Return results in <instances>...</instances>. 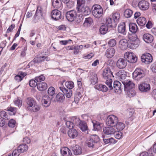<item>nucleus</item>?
Returning a JSON list of instances; mask_svg holds the SVG:
<instances>
[{
	"label": "nucleus",
	"mask_w": 156,
	"mask_h": 156,
	"mask_svg": "<svg viewBox=\"0 0 156 156\" xmlns=\"http://www.w3.org/2000/svg\"><path fill=\"white\" fill-rule=\"evenodd\" d=\"M102 75L103 78L106 80L105 83L108 87L109 89L110 90L112 89H113L112 85V81L111 78L112 77H114V76L110 69L108 68L104 69L103 71Z\"/></svg>",
	"instance_id": "obj_1"
},
{
	"label": "nucleus",
	"mask_w": 156,
	"mask_h": 156,
	"mask_svg": "<svg viewBox=\"0 0 156 156\" xmlns=\"http://www.w3.org/2000/svg\"><path fill=\"white\" fill-rule=\"evenodd\" d=\"M128 38L129 39V43L128 44L129 48L134 49L139 46L140 41L136 34H133L130 35Z\"/></svg>",
	"instance_id": "obj_2"
},
{
	"label": "nucleus",
	"mask_w": 156,
	"mask_h": 156,
	"mask_svg": "<svg viewBox=\"0 0 156 156\" xmlns=\"http://www.w3.org/2000/svg\"><path fill=\"white\" fill-rule=\"evenodd\" d=\"M91 11L93 16L96 18H100L103 15V9L99 5H93L92 7Z\"/></svg>",
	"instance_id": "obj_3"
},
{
	"label": "nucleus",
	"mask_w": 156,
	"mask_h": 156,
	"mask_svg": "<svg viewBox=\"0 0 156 156\" xmlns=\"http://www.w3.org/2000/svg\"><path fill=\"white\" fill-rule=\"evenodd\" d=\"M73 120L74 125L79 127L82 131L84 132L88 130V126L85 121L80 120L76 117H73Z\"/></svg>",
	"instance_id": "obj_4"
},
{
	"label": "nucleus",
	"mask_w": 156,
	"mask_h": 156,
	"mask_svg": "<svg viewBox=\"0 0 156 156\" xmlns=\"http://www.w3.org/2000/svg\"><path fill=\"white\" fill-rule=\"evenodd\" d=\"M145 76L144 71L141 69L136 68L133 73V78L136 80H140Z\"/></svg>",
	"instance_id": "obj_5"
},
{
	"label": "nucleus",
	"mask_w": 156,
	"mask_h": 156,
	"mask_svg": "<svg viewBox=\"0 0 156 156\" xmlns=\"http://www.w3.org/2000/svg\"><path fill=\"white\" fill-rule=\"evenodd\" d=\"M118 121V118L114 115H109L106 119V123L107 125L113 126L116 125Z\"/></svg>",
	"instance_id": "obj_6"
},
{
	"label": "nucleus",
	"mask_w": 156,
	"mask_h": 156,
	"mask_svg": "<svg viewBox=\"0 0 156 156\" xmlns=\"http://www.w3.org/2000/svg\"><path fill=\"white\" fill-rule=\"evenodd\" d=\"M77 12L80 13L83 15H88L90 13V10L89 8L85 5L76 6Z\"/></svg>",
	"instance_id": "obj_7"
},
{
	"label": "nucleus",
	"mask_w": 156,
	"mask_h": 156,
	"mask_svg": "<svg viewBox=\"0 0 156 156\" xmlns=\"http://www.w3.org/2000/svg\"><path fill=\"white\" fill-rule=\"evenodd\" d=\"M125 58L127 61L132 63L136 62L137 60V58L133 52H127L124 55Z\"/></svg>",
	"instance_id": "obj_8"
},
{
	"label": "nucleus",
	"mask_w": 156,
	"mask_h": 156,
	"mask_svg": "<svg viewBox=\"0 0 156 156\" xmlns=\"http://www.w3.org/2000/svg\"><path fill=\"white\" fill-rule=\"evenodd\" d=\"M139 90L142 92H148L151 90L150 84L145 82H143L138 85Z\"/></svg>",
	"instance_id": "obj_9"
},
{
	"label": "nucleus",
	"mask_w": 156,
	"mask_h": 156,
	"mask_svg": "<svg viewBox=\"0 0 156 156\" xmlns=\"http://www.w3.org/2000/svg\"><path fill=\"white\" fill-rule=\"evenodd\" d=\"M142 62L146 64H148L151 62L153 60L152 55L149 53H145L141 56Z\"/></svg>",
	"instance_id": "obj_10"
},
{
	"label": "nucleus",
	"mask_w": 156,
	"mask_h": 156,
	"mask_svg": "<svg viewBox=\"0 0 156 156\" xmlns=\"http://www.w3.org/2000/svg\"><path fill=\"white\" fill-rule=\"evenodd\" d=\"M99 139L96 135H93L91 138L88 140L86 142L87 145L89 147H93L95 143H97Z\"/></svg>",
	"instance_id": "obj_11"
},
{
	"label": "nucleus",
	"mask_w": 156,
	"mask_h": 156,
	"mask_svg": "<svg viewBox=\"0 0 156 156\" xmlns=\"http://www.w3.org/2000/svg\"><path fill=\"white\" fill-rule=\"evenodd\" d=\"M122 82L124 85V90L125 91H128L134 87L135 84L130 80H125L122 81Z\"/></svg>",
	"instance_id": "obj_12"
},
{
	"label": "nucleus",
	"mask_w": 156,
	"mask_h": 156,
	"mask_svg": "<svg viewBox=\"0 0 156 156\" xmlns=\"http://www.w3.org/2000/svg\"><path fill=\"white\" fill-rule=\"evenodd\" d=\"M77 14V12L75 10H71L66 12V16L69 21L72 22L75 19Z\"/></svg>",
	"instance_id": "obj_13"
},
{
	"label": "nucleus",
	"mask_w": 156,
	"mask_h": 156,
	"mask_svg": "<svg viewBox=\"0 0 156 156\" xmlns=\"http://www.w3.org/2000/svg\"><path fill=\"white\" fill-rule=\"evenodd\" d=\"M127 64V59L124 58H120L116 63L117 67L120 69H123L125 68Z\"/></svg>",
	"instance_id": "obj_14"
},
{
	"label": "nucleus",
	"mask_w": 156,
	"mask_h": 156,
	"mask_svg": "<svg viewBox=\"0 0 156 156\" xmlns=\"http://www.w3.org/2000/svg\"><path fill=\"white\" fill-rule=\"evenodd\" d=\"M51 99L47 95L43 96L41 100L42 105L45 107H48L51 104Z\"/></svg>",
	"instance_id": "obj_15"
},
{
	"label": "nucleus",
	"mask_w": 156,
	"mask_h": 156,
	"mask_svg": "<svg viewBox=\"0 0 156 156\" xmlns=\"http://www.w3.org/2000/svg\"><path fill=\"white\" fill-rule=\"evenodd\" d=\"M139 8L142 10H147L149 8V3L145 0H141L140 1L138 4Z\"/></svg>",
	"instance_id": "obj_16"
},
{
	"label": "nucleus",
	"mask_w": 156,
	"mask_h": 156,
	"mask_svg": "<svg viewBox=\"0 0 156 156\" xmlns=\"http://www.w3.org/2000/svg\"><path fill=\"white\" fill-rule=\"evenodd\" d=\"M49 58H48L46 55H43L36 57L34 59L33 61L35 63H41L42 62L49 61Z\"/></svg>",
	"instance_id": "obj_17"
},
{
	"label": "nucleus",
	"mask_w": 156,
	"mask_h": 156,
	"mask_svg": "<svg viewBox=\"0 0 156 156\" xmlns=\"http://www.w3.org/2000/svg\"><path fill=\"white\" fill-rule=\"evenodd\" d=\"M51 15L52 19L55 20H57L61 19V12L58 9L52 10Z\"/></svg>",
	"instance_id": "obj_18"
},
{
	"label": "nucleus",
	"mask_w": 156,
	"mask_h": 156,
	"mask_svg": "<svg viewBox=\"0 0 156 156\" xmlns=\"http://www.w3.org/2000/svg\"><path fill=\"white\" fill-rule=\"evenodd\" d=\"M126 26L125 22H122L120 23L118 27V30L119 33L123 35H125L126 33Z\"/></svg>",
	"instance_id": "obj_19"
},
{
	"label": "nucleus",
	"mask_w": 156,
	"mask_h": 156,
	"mask_svg": "<svg viewBox=\"0 0 156 156\" xmlns=\"http://www.w3.org/2000/svg\"><path fill=\"white\" fill-rule=\"evenodd\" d=\"M127 73L123 70H120L116 73V75L120 81H124L126 77Z\"/></svg>",
	"instance_id": "obj_20"
},
{
	"label": "nucleus",
	"mask_w": 156,
	"mask_h": 156,
	"mask_svg": "<svg viewBox=\"0 0 156 156\" xmlns=\"http://www.w3.org/2000/svg\"><path fill=\"white\" fill-rule=\"evenodd\" d=\"M73 153L76 155H79L81 154L82 151V149L80 146L78 145L73 146L72 147Z\"/></svg>",
	"instance_id": "obj_21"
},
{
	"label": "nucleus",
	"mask_w": 156,
	"mask_h": 156,
	"mask_svg": "<svg viewBox=\"0 0 156 156\" xmlns=\"http://www.w3.org/2000/svg\"><path fill=\"white\" fill-rule=\"evenodd\" d=\"M143 38L144 41L148 43L152 42L154 39L153 36L148 33L144 34Z\"/></svg>",
	"instance_id": "obj_22"
},
{
	"label": "nucleus",
	"mask_w": 156,
	"mask_h": 156,
	"mask_svg": "<svg viewBox=\"0 0 156 156\" xmlns=\"http://www.w3.org/2000/svg\"><path fill=\"white\" fill-rule=\"evenodd\" d=\"M36 102V101L33 98L31 97L27 98L25 100V103L27 109L30 108Z\"/></svg>",
	"instance_id": "obj_23"
},
{
	"label": "nucleus",
	"mask_w": 156,
	"mask_h": 156,
	"mask_svg": "<svg viewBox=\"0 0 156 156\" xmlns=\"http://www.w3.org/2000/svg\"><path fill=\"white\" fill-rule=\"evenodd\" d=\"M89 77L91 83L93 84H95L98 83V79L97 74L95 73H91Z\"/></svg>",
	"instance_id": "obj_24"
},
{
	"label": "nucleus",
	"mask_w": 156,
	"mask_h": 156,
	"mask_svg": "<svg viewBox=\"0 0 156 156\" xmlns=\"http://www.w3.org/2000/svg\"><path fill=\"white\" fill-rule=\"evenodd\" d=\"M121 84L119 81H114L113 84V88L115 92L120 93L121 91Z\"/></svg>",
	"instance_id": "obj_25"
},
{
	"label": "nucleus",
	"mask_w": 156,
	"mask_h": 156,
	"mask_svg": "<svg viewBox=\"0 0 156 156\" xmlns=\"http://www.w3.org/2000/svg\"><path fill=\"white\" fill-rule=\"evenodd\" d=\"M60 151L61 154L63 156H71L72 154L71 151L66 147L61 148Z\"/></svg>",
	"instance_id": "obj_26"
},
{
	"label": "nucleus",
	"mask_w": 156,
	"mask_h": 156,
	"mask_svg": "<svg viewBox=\"0 0 156 156\" xmlns=\"http://www.w3.org/2000/svg\"><path fill=\"white\" fill-rule=\"evenodd\" d=\"M60 90L64 94H66V97L68 98H70L72 95V91L71 90H68L64 87H60Z\"/></svg>",
	"instance_id": "obj_27"
},
{
	"label": "nucleus",
	"mask_w": 156,
	"mask_h": 156,
	"mask_svg": "<svg viewBox=\"0 0 156 156\" xmlns=\"http://www.w3.org/2000/svg\"><path fill=\"white\" fill-rule=\"evenodd\" d=\"M78 132L74 129H70L68 132V136L71 138L73 139L76 137L78 136Z\"/></svg>",
	"instance_id": "obj_28"
},
{
	"label": "nucleus",
	"mask_w": 156,
	"mask_h": 156,
	"mask_svg": "<svg viewBox=\"0 0 156 156\" xmlns=\"http://www.w3.org/2000/svg\"><path fill=\"white\" fill-rule=\"evenodd\" d=\"M115 53V49L112 48H109L105 52V55L108 58L112 57Z\"/></svg>",
	"instance_id": "obj_29"
},
{
	"label": "nucleus",
	"mask_w": 156,
	"mask_h": 156,
	"mask_svg": "<svg viewBox=\"0 0 156 156\" xmlns=\"http://www.w3.org/2000/svg\"><path fill=\"white\" fill-rule=\"evenodd\" d=\"M104 133L106 135H111L114 134L115 130L112 127H105L103 128Z\"/></svg>",
	"instance_id": "obj_30"
},
{
	"label": "nucleus",
	"mask_w": 156,
	"mask_h": 156,
	"mask_svg": "<svg viewBox=\"0 0 156 156\" xmlns=\"http://www.w3.org/2000/svg\"><path fill=\"white\" fill-rule=\"evenodd\" d=\"M37 87L38 90L39 91H43L47 89V85L44 82L40 83H38Z\"/></svg>",
	"instance_id": "obj_31"
},
{
	"label": "nucleus",
	"mask_w": 156,
	"mask_h": 156,
	"mask_svg": "<svg viewBox=\"0 0 156 156\" xmlns=\"http://www.w3.org/2000/svg\"><path fill=\"white\" fill-rule=\"evenodd\" d=\"M52 6L55 8L60 9L62 6V3L60 0H52Z\"/></svg>",
	"instance_id": "obj_32"
},
{
	"label": "nucleus",
	"mask_w": 156,
	"mask_h": 156,
	"mask_svg": "<svg viewBox=\"0 0 156 156\" xmlns=\"http://www.w3.org/2000/svg\"><path fill=\"white\" fill-rule=\"evenodd\" d=\"M92 122L94 130L99 131L101 129V127L103 126L102 123L95 121H93Z\"/></svg>",
	"instance_id": "obj_33"
},
{
	"label": "nucleus",
	"mask_w": 156,
	"mask_h": 156,
	"mask_svg": "<svg viewBox=\"0 0 156 156\" xmlns=\"http://www.w3.org/2000/svg\"><path fill=\"white\" fill-rule=\"evenodd\" d=\"M129 31L135 34L138 30V27L135 23H131L129 24Z\"/></svg>",
	"instance_id": "obj_34"
},
{
	"label": "nucleus",
	"mask_w": 156,
	"mask_h": 156,
	"mask_svg": "<svg viewBox=\"0 0 156 156\" xmlns=\"http://www.w3.org/2000/svg\"><path fill=\"white\" fill-rule=\"evenodd\" d=\"M41 107L36 102L28 110L30 111L36 112L39 111Z\"/></svg>",
	"instance_id": "obj_35"
},
{
	"label": "nucleus",
	"mask_w": 156,
	"mask_h": 156,
	"mask_svg": "<svg viewBox=\"0 0 156 156\" xmlns=\"http://www.w3.org/2000/svg\"><path fill=\"white\" fill-rule=\"evenodd\" d=\"M93 22V20L91 17L87 18L83 23V25L85 27H88L90 26Z\"/></svg>",
	"instance_id": "obj_36"
},
{
	"label": "nucleus",
	"mask_w": 156,
	"mask_h": 156,
	"mask_svg": "<svg viewBox=\"0 0 156 156\" xmlns=\"http://www.w3.org/2000/svg\"><path fill=\"white\" fill-rule=\"evenodd\" d=\"M119 46L122 49H125L128 46L127 40L125 39L121 40L119 42Z\"/></svg>",
	"instance_id": "obj_37"
},
{
	"label": "nucleus",
	"mask_w": 156,
	"mask_h": 156,
	"mask_svg": "<svg viewBox=\"0 0 156 156\" xmlns=\"http://www.w3.org/2000/svg\"><path fill=\"white\" fill-rule=\"evenodd\" d=\"M65 97L63 94L62 93H58L56 96L55 101L57 102H62L64 100Z\"/></svg>",
	"instance_id": "obj_38"
},
{
	"label": "nucleus",
	"mask_w": 156,
	"mask_h": 156,
	"mask_svg": "<svg viewBox=\"0 0 156 156\" xmlns=\"http://www.w3.org/2000/svg\"><path fill=\"white\" fill-rule=\"evenodd\" d=\"M94 87L96 89L103 92L107 91L108 89V88L106 86L102 84L96 85Z\"/></svg>",
	"instance_id": "obj_39"
},
{
	"label": "nucleus",
	"mask_w": 156,
	"mask_h": 156,
	"mask_svg": "<svg viewBox=\"0 0 156 156\" xmlns=\"http://www.w3.org/2000/svg\"><path fill=\"white\" fill-rule=\"evenodd\" d=\"M18 151L19 152L23 153L26 151L28 149V147L27 145L25 144H23L20 145L18 147Z\"/></svg>",
	"instance_id": "obj_40"
},
{
	"label": "nucleus",
	"mask_w": 156,
	"mask_h": 156,
	"mask_svg": "<svg viewBox=\"0 0 156 156\" xmlns=\"http://www.w3.org/2000/svg\"><path fill=\"white\" fill-rule=\"evenodd\" d=\"M146 22L145 18L143 17H140L137 20V23L140 26H143L145 25Z\"/></svg>",
	"instance_id": "obj_41"
},
{
	"label": "nucleus",
	"mask_w": 156,
	"mask_h": 156,
	"mask_svg": "<svg viewBox=\"0 0 156 156\" xmlns=\"http://www.w3.org/2000/svg\"><path fill=\"white\" fill-rule=\"evenodd\" d=\"M108 27L107 25H102L99 29L100 32L101 34H105L108 30Z\"/></svg>",
	"instance_id": "obj_42"
},
{
	"label": "nucleus",
	"mask_w": 156,
	"mask_h": 156,
	"mask_svg": "<svg viewBox=\"0 0 156 156\" xmlns=\"http://www.w3.org/2000/svg\"><path fill=\"white\" fill-rule=\"evenodd\" d=\"M17 108L13 107L10 106L7 108V111L9 112L10 115H15L17 111Z\"/></svg>",
	"instance_id": "obj_43"
},
{
	"label": "nucleus",
	"mask_w": 156,
	"mask_h": 156,
	"mask_svg": "<svg viewBox=\"0 0 156 156\" xmlns=\"http://www.w3.org/2000/svg\"><path fill=\"white\" fill-rule=\"evenodd\" d=\"M112 18L115 23H118L120 18V14L119 13H114L112 15Z\"/></svg>",
	"instance_id": "obj_44"
},
{
	"label": "nucleus",
	"mask_w": 156,
	"mask_h": 156,
	"mask_svg": "<svg viewBox=\"0 0 156 156\" xmlns=\"http://www.w3.org/2000/svg\"><path fill=\"white\" fill-rule=\"evenodd\" d=\"M65 85L67 88L70 90H71L74 87V83L70 81L66 82Z\"/></svg>",
	"instance_id": "obj_45"
},
{
	"label": "nucleus",
	"mask_w": 156,
	"mask_h": 156,
	"mask_svg": "<svg viewBox=\"0 0 156 156\" xmlns=\"http://www.w3.org/2000/svg\"><path fill=\"white\" fill-rule=\"evenodd\" d=\"M133 14V11L129 9H126L124 12V16L126 18H129Z\"/></svg>",
	"instance_id": "obj_46"
},
{
	"label": "nucleus",
	"mask_w": 156,
	"mask_h": 156,
	"mask_svg": "<svg viewBox=\"0 0 156 156\" xmlns=\"http://www.w3.org/2000/svg\"><path fill=\"white\" fill-rule=\"evenodd\" d=\"M42 11V9L41 7H37V9L36 11V12L34 16V17L36 18L37 16L39 17L41 16H42L43 15Z\"/></svg>",
	"instance_id": "obj_47"
},
{
	"label": "nucleus",
	"mask_w": 156,
	"mask_h": 156,
	"mask_svg": "<svg viewBox=\"0 0 156 156\" xmlns=\"http://www.w3.org/2000/svg\"><path fill=\"white\" fill-rule=\"evenodd\" d=\"M125 127V124L121 122H117L116 124V127L118 130H122Z\"/></svg>",
	"instance_id": "obj_48"
},
{
	"label": "nucleus",
	"mask_w": 156,
	"mask_h": 156,
	"mask_svg": "<svg viewBox=\"0 0 156 156\" xmlns=\"http://www.w3.org/2000/svg\"><path fill=\"white\" fill-rule=\"evenodd\" d=\"M14 103L16 106L20 107L22 105V101L20 98H18L14 101Z\"/></svg>",
	"instance_id": "obj_49"
},
{
	"label": "nucleus",
	"mask_w": 156,
	"mask_h": 156,
	"mask_svg": "<svg viewBox=\"0 0 156 156\" xmlns=\"http://www.w3.org/2000/svg\"><path fill=\"white\" fill-rule=\"evenodd\" d=\"M0 116L2 118H1L3 119L8 120L9 119V116L7 115L6 112L3 111H1L0 112Z\"/></svg>",
	"instance_id": "obj_50"
},
{
	"label": "nucleus",
	"mask_w": 156,
	"mask_h": 156,
	"mask_svg": "<svg viewBox=\"0 0 156 156\" xmlns=\"http://www.w3.org/2000/svg\"><path fill=\"white\" fill-rule=\"evenodd\" d=\"M103 141L105 144H108L109 143L115 144L116 143L115 140L112 138H104Z\"/></svg>",
	"instance_id": "obj_51"
},
{
	"label": "nucleus",
	"mask_w": 156,
	"mask_h": 156,
	"mask_svg": "<svg viewBox=\"0 0 156 156\" xmlns=\"http://www.w3.org/2000/svg\"><path fill=\"white\" fill-rule=\"evenodd\" d=\"M55 88L53 87H49L48 90V94L51 96H53L55 94Z\"/></svg>",
	"instance_id": "obj_52"
},
{
	"label": "nucleus",
	"mask_w": 156,
	"mask_h": 156,
	"mask_svg": "<svg viewBox=\"0 0 156 156\" xmlns=\"http://www.w3.org/2000/svg\"><path fill=\"white\" fill-rule=\"evenodd\" d=\"M37 82V81H36L35 79L34 80L32 79L29 81V85L31 87H35L37 85V86L38 84Z\"/></svg>",
	"instance_id": "obj_53"
},
{
	"label": "nucleus",
	"mask_w": 156,
	"mask_h": 156,
	"mask_svg": "<svg viewBox=\"0 0 156 156\" xmlns=\"http://www.w3.org/2000/svg\"><path fill=\"white\" fill-rule=\"evenodd\" d=\"M8 126L11 128H14L16 125V122L15 120L13 119H10L8 123Z\"/></svg>",
	"instance_id": "obj_54"
},
{
	"label": "nucleus",
	"mask_w": 156,
	"mask_h": 156,
	"mask_svg": "<svg viewBox=\"0 0 156 156\" xmlns=\"http://www.w3.org/2000/svg\"><path fill=\"white\" fill-rule=\"evenodd\" d=\"M34 79L37 82H39L44 81L45 80V77L43 75H41L36 77Z\"/></svg>",
	"instance_id": "obj_55"
},
{
	"label": "nucleus",
	"mask_w": 156,
	"mask_h": 156,
	"mask_svg": "<svg viewBox=\"0 0 156 156\" xmlns=\"http://www.w3.org/2000/svg\"><path fill=\"white\" fill-rule=\"evenodd\" d=\"M72 120H73V122H71L70 121H67L65 123L67 127L69 128L70 129H72L73 127V125L74 124L73 122V119Z\"/></svg>",
	"instance_id": "obj_56"
},
{
	"label": "nucleus",
	"mask_w": 156,
	"mask_h": 156,
	"mask_svg": "<svg viewBox=\"0 0 156 156\" xmlns=\"http://www.w3.org/2000/svg\"><path fill=\"white\" fill-rule=\"evenodd\" d=\"M112 20L111 18L108 17L107 18L105 25H107L108 27L112 26Z\"/></svg>",
	"instance_id": "obj_57"
},
{
	"label": "nucleus",
	"mask_w": 156,
	"mask_h": 156,
	"mask_svg": "<svg viewBox=\"0 0 156 156\" xmlns=\"http://www.w3.org/2000/svg\"><path fill=\"white\" fill-rule=\"evenodd\" d=\"M116 44V41L114 39L110 40L108 42L109 45L111 47L115 46Z\"/></svg>",
	"instance_id": "obj_58"
},
{
	"label": "nucleus",
	"mask_w": 156,
	"mask_h": 156,
	"mask_svg": "<svg viewBox=\"0 0 156 156\" xmlns=\"http://www.w3.org/2000/svg\"><path fill=\"white\" fill-rule=\"evenodd\" d=\"M85 0H77V6H81L85 5Z\"/></svg>",
	"instance_id": "obj_59"
},
{
	"label": "nucleus",
	"mask_w": 156,
	"mask_h": 156,
	"mask_svg": "<svg viewBox=\"0 0 156 156\" xmlns=\"http://www.w3.org/2000/svg\"><path fill=\"white\" fill-rule=\"evenodd\" d=\"M14 79L17 82L21 81L23 79L22 76L19 74L15 76Z\"/></svg>",
	"instance_id": "obj_60"
},
{
	"label": "nucleus",
	"mask_w": 156,
	"mask_h": 156,
	"mask_svg": "<svg viewBox=\"0 0 156 156\" xmlns=\"http://www.w3.org/2000/svg\"><path fill=\"white\" fill-rule=\"evenodd\" d=\"M114 133H115V136L116 138L119 139L121 138L122 136V133H121L116 132H115Z\"/></svg>",
	"instance_id": "obj_61"
},
{
	"label": "nucleus",
	"mask_w": 156,
	"mask_h": 156,
	"mask_svg": "<svg viewBox=\"0 0 156 156\" xmlns=\"http://www.w3.org/2000/svg\"><path fill=\"white\" fill-rule=\"evenodd\" d=\"M27 50V48L26 47H24L23 48H22L21 52L20 54V55L21 57H24L26 55V51Z\"/></svg>",
	"instance_id": "obj_62"
},
{
	"label": "nucleus",
	"mask_w": 156,
	"mask_h": 156,
	"mask_svg": "<svg viewBox=\"0 0 156 156\" xmlns=\"http://www.w3.org/2000/svg\"><path fill=\"white\" fill-rule=\"evenodd\" d=\"M151 68L153 72L156 73V62L152 64Z\"/></svg>",
	"instance_id": "obj_63"
},
{
	"label": "nucleus",
	"mask_w": 156,
	"mask_h": 156,
	"mask_svg": "<svg viewBox=\"0 0 156 156\" xmlns=\"http://www.w3.org/2000/svg\"><path fill=\"white\" fill-rule=\"evenodd\" d=\"M19 152L18 149L14 150L12 153V156H18L20 154Z\"/></svg>",
	"instance_id": "obj_64"
}]
</instances>
